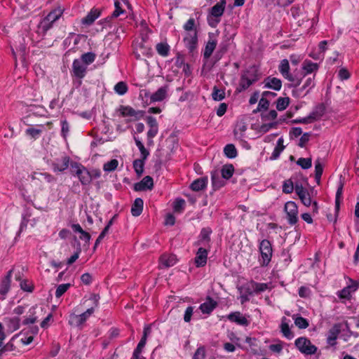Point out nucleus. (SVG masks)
I'll return each instance as SVG.
<instances>
[{
	"label": "nucleus",
	"instance_id": "1",
	"mask_svg": "<svg viewBox=\"0 0 359 359\" xmlns=\"http://www.w3.org/2000/svg\"><path fill=\"white\" fill-rule=\"evenodd\" d=\"M94 311V307H90L79 315L74 313H71L69 318V324L72 327L81 329L86 321L93 314Z\"/></svg>",
	"mask_w": 359,
	"mask_h": 359
},
{
	"label": "nucleus",
	"instance_id": "2",
	"mask_svg": "<svg viewBox=\"0 0 359 359\" xmlns=\"http://www.w3.org/2000/svg\"><path fill=\"white\" fill-rule=\"evenodd\" d=\"M259 251L262 257L261 264L267 266L271 262L273 253L271 243L266 239L262 240L259 244Z\"/></svg>",
	"mask_w": 359,
	"mask_h": 359
},
{
	"label": "nucleus",
	"instance_id": "3",
	"mask_svg": "<svg viewBox=\"0 0 359 359\" xmlns=\"http://www.w3.org/2000/svg\"><path fill=\"white\" fill-rule=\"evenodd\" d=\"M62 14V11L60 8L52 11L40 22L39 27L46 32L52 27V24L60 18Z\"/></svg>",
	"mask_w": 359,
	"mask_h": 359
},
{
	"label": "nucleus",
	"instance_id": "4",
	"mask_svg": "<svg viewBox=\"0 0 359 359\" xmlns=\"http://www.w3.org/2000/svg\"><path fill=\"white\" fill-rule=\"evenodd\" d=\"M278 69H279V72L281 74V75L285 79L292 82V84L295 87H297L298 86H299V84L301 83V80L299 79L298 78L293 76L290 73V65H289V62L287 59H284V60H281L280 65L278 67Z\"/></svg>",
	"mask_w": 359,
	"mask_h": 359
},
{
	"label": "nucleus",
	"instance_id": "5",
	"mask_svg": "<svg viewBox=\"0 0 359 359\" xmlns=\"http://www.w3.org/2000/svg\"><path fill=\"white\" fill-rule=\"evenodd\" d=\"M295 345L302 353L306 355L314 354L317 351V348L305 337H299L296 339Z\"/></svg>",
	"mask_w": 359,
	"mask_h": 359
},
{
	"label": "nucleus",
	"instance_id": "6",
	"mask_svg": "<svg viewBox=\"0 0 359 359\" xmlns=\"http://www.w3.org/2000/svg\"><path fill=\"white\" fill-rule=\"evenodd\" d=\"M285 212L287 214V218L290 224H295L298 220V208L293 201H288L285 204Z\"/></svg>",
	"mask_w": 359,
	"mask_h": 359
},
{
	"label": "nucleus",
	"instance_id": "7",
	"mask_svg": "<svg viewBox=\"0 0 359 359\" xmlns=\"http://www.w3.org/2000/svg\"><path fill=\"white\" fill-rule=\"evenodd\" d=\"M45 313L44 308L33 306L29 311V315L25 317L22 323L24 325L34 324Z\"/></svg>",
	"mask_w": 359,
	"mask_h": 359
},
{
	"label": "nucleus",
	"instance_id": "8",
	"mask_svg": "<svg viewBox=\"0 0 359 359\" xmlns=\"http://www.w3.org/2000/svg\"><path fill=\"white\" fill-rule=\"evenodd\" d=\"M314 76L309 77L305 81L302 87L292 90L293 95L296 97L305 96L309 93L310 90L314 86Z\"/></svg>",
	"mask_w": 359,
	"mask_h": 359
},
{
	"label": "nucleus",
	"instance_id": "9",
	"mask_svg": "<svg viewBox=\"0 0 359 359\" xmlns=\"http://www.w3.org/2000/svg\"><path fill=\"white\" fill-rule=\"evenodd\" d=\"M295 192L298 195L302 203L306 207L311 205L312 201L309 191L302 184H295Z\"/></svg>",
	"mask_w": 359,
	"mask_h": 359
},
{
	"label": "nucleus",
	"instance_id": "10",
	"mask_svg": "<svg viewBox=\"0 0 359 359\" xmlns=\"http://www.w3.org/2000/svg\"><path fill=\"white\" fill-rule=\"evenodd\" d=\"M76 175L78 176L82 184H88L91 181V175L90 172L83 166L76 164L75 166Z\"/></svg>",
	"mask_w": 359,
	"mask_h": 359
},
{
	"label": "nucleus",
	"instance_id": "11",
	"mask_svg": "<svg viewBox=\"0 0 359 359\" xmlns=\"http://www.w3.org/2000/svg\"><path fill=\"white\" fill-rule=\"evenodd\" d=\"M87 66L82 62L79 59L74 60L72 64V72L74 75L79 78L83 79L86 74Z\"/></svg>",
	"mask_w": 359,
	"mask_h": 359
},
{
	"label": "nucleus",
	"instance_id": "12",
	"mask_svg": "<svg viewBox=\"0 0 359 359\" xmlns=\"http://www.w3.org/2000/svg\"><path fill=\"white\" fill-rule=\"evenodd\" d=\"M13 269H11L0 284V299L4 300L10 290Z\"/></svg>",
	"mask_w": 359,
	"mask_h": 359
},
{
	"label": "nucleus",
	"instance_id": "13",
	"mask_svg": "<svg viewBox=\"0 0 359 359\" xmlns=\"http://www.w3.org/2000/svg\"><path fill=\"white\" fill-rule=\"evenodd\" d=\"M227 318L230 321L236 323L240 325L248 326L250 324V321L247 319V318L239 311L229 313L227 316Z\"/></svg>",
	"mask_w": 359,
	"mask_h": 359
},
{
	"label": "nucleus",
	"instance_id": "14",
	"mask_svg": "<svg viewBox=\"0 0 359 359\" xmlns=\"http://www.w3.org/2000/svg\"><path fill=\"white\" fill-rule=\"evenodd\" d=\"M185 46L190 51H192L197 44V32H187L184 38Z\"/></svg>",
	"mask_w": 359,
	"mask_h": 359
},
{
	"label": "nucleus",
	"instance_id": "15",
	"mask_svg": "<svg viewBox=\"0 0 359 359\" xmlns=\"http://www.w3.org/2000/svg\"><path fill=\"white\" fill-rule=\"evenodd\" d=\"M154 187L153 178L150 176H145L140 182L135 184L136 191L151 189Z\"/></svg>",
	"mask_w": 359,
	"mask_h": 359
},
{
	"label": "nucleus",
	"instance_id": "16",
	"mask_svg": "<svg viewBox=\"0 0 359 359\" xmlns=\"http://www.w3.org/2000/svg\"><path fill=\"white\" fill-rule=\"evenodd\" d=\"M168 91V86H164L163 87H161L154 93L150 96V101L151 102H161L163 101L166 97Z\"/></svg>",
	"mask_w": 359,
	"mask_h": 359
},
{
	"label": "nucleus",
	"instance_id": "17",
	"mask_svg": "<svg viewBox=\"0 0 359 359\" xmlns=\"http://www.w3.org/2000/svg\"><path fill=\"white\" fill-rule=\"evenodd\" d=\"M324 111V108L320 107L317 108L315 111H313L308 117L304 118L302 119L295 121L296 123H311L314 120L320 118Z\"/></svg>",
	"mask_w": 359,
	"mask_h": 359
},
{
	"label": "nucleus",
	"instance_id": "18",
	"mask_svg": "<svg viewBox=\"0 0 359 359\" xmlns=\"http://www.w3.org/2000/svg\"><path fill=\"white\" fill-rule=\"evenodd\" d=\"M69 158L68 156H62L60 158H57L53 163V168L54 171L62 172L66 170L69 166Z\"/></svg>",
	"mask_w": 359,
	"mask_h": 359
},
{
	"label": "nucleus",
	"instance_id": "19",
	"mask_svg": "<svg viewBox=\"0 0 359 359\" xmlns=\"http://www.w3.org/2000/svg\"><path fill=\"white\" fill-rule=\"evenodd\" d=\"M208 251L203 248H200L195 257V264L197 267L203 266L207 262Z\"/></svg>",
	"mask_w": 359,
	"mask_h": 359
},
{
	"label": "nucleus",
	"instance_id": "20",
	"mask_svg": "<svg viewBox=\"0 0 359 359\" xmlns=\"http://www.w3.org/2000/svg\"><path fill=\"white\" fill-rule=\"evenodd\" d=\"M208 177H201L194 180L190 185V188L194 191H199L205 189L208 184Z\"/></svg>",
	"mask_w": 359,
	"mask_h": 359
},
{
	"label": "nucleus",
	"instance_id": "21",
	"mask_svg": "<svg viewBox=\"0 0 359 359\" xmlns=\"http://www.w3.org/2000/svg\"><path fill=\"white\" fill-rule=\"evenodd\" d=\"M282 82L279 79L275 77H268L264 80V87L271 88L275 90H279L281 88Z\"/></svg>",
	"mask_w": 359,
	"mask_h": 359
},
{
	"label": "nucleus",
	"instance_id": "22",
	"mask_svg": "<svg viewBox=\"0 0 359 359\" xmlns=\"http://www.w3.org/2000/svg\"><path fill=\"white\" fill-rule=\"evenodd\" d=\"M217 302L213 299L208 298L206 302L201 304L199 306V309L203 313L210 314L214 309L217 306Z\"/></svg>",
	"mask_w": 359,
	"mask_h": 359
},
{
	"label": "nucleus",
	"instance_id": "23",
	"mask_svg": "<svg viewBox=\"0 0 359 359\" xmlns=\"http://www.w3.org/2000/svg\"><path fill=\"white\" fill-rule=\"evenodd\" d=\"M217 43V40L215 39H214L212 36H210L209 40L206 43L204 53H203L205 58L208 59L211 56L214 50L216 48Z\"/></svg>",
	"mask_w": 359,
	"mask_h": 359
},
{
	"label": "nucleus",
	"instance_id": "24",
	"mask_svg": "<svg viewBox=\"0 0 359 359\" xmlns=\"http://www.w3.org/2000/svg\"><path fill=\"white\" fill-rule=\"evenodd\" d=\"M225 5L226 0H221L211 8V15L217 18H220L224 13Z\"/></svg>",
	"mask_w": 359,
	"mask_h": 359
},
{
	"label": "nucleus",
	"instance_id": "25",
	"mask_svg": "<svg viewBox=\"0 0 359 359\" xmlns=\"http://www.w3.org/2000/svg\"><path fill=\"white\" fill-rule=\"evenodd\" d=\"M4 323H6L8 330L13 332L20 327V318L18 317L5 318Z\"/></svg>",
	"mask_w": 359,
	"mask_h": 359
},
{
	"label": "nucleus",
	"instance_id": "26",
	"mask_svg": "<svg viewBox=\"0 0 359 359\" xmlns=\"http://www.w3.org/2000/svg\"><path fill=\"white\" fill-rule=\"evenodd\" d=\"M211 180L215 190L221 188L225 184L224 180L221 178L218 171H213L211 172Z\"/></svg>",
	"mask_w": 359,
	"mask_h": 359
},
{
	"label": "nucleus",
	"instance_id": "27",
	"mask_svg": "<svg viewBox=\"0 0 359 359\" xmlns=\"http://www.w3.org/2000/svg\"><path fill=\"white\" fill-rule=\"evenodd\" d=\"M143 200L140 198H137L132 205L131 214L135 217L140 215L143 210Z\"/></svg>",
	"mask_w": 359,
	"mask_h": 359
},
{
	"label": "nucleus",
	"instance_id": "28",
	"mask_svg": "<svg viewBox=\"0 0 359 359\" xmlns=\"http://www.w3.org/2000/svg\"><path fill=\"white\" fill-rule=\"evenodd\" d=\"M243 74L253 83L259 79L258 69L255 66L250 67Z\"/></svg>",
	"mask_w": 359,
	"mask_h": 359
},
{
	"label": "nucleus",
	"instance_id": "29",
	"mask_svg": "<svg viewBox=\"0 0 359 359\" xmlns=\"http://www.w3.org/2000/svg\"><path fill=\"white\" fill-rule=\"evenodd\" d=\"M72 228L74 230V231L79 233L81 235L79 236V238L81 240L85 241L86 243H88L90 240V235L85 231L82 227L79 224H74L72 225Z\"/></svg>",
	"mask_w": 359,
	"mask_h": 359
},
{
	"label": "nucleus",
	"instance_id": "30",
	"mask_svg": "<svg viewBox=\"0 0 359 359\" xmlns=\"http://www.w3.org/2000/svg\"><path fill=\"white\" fill-rule=\"evenodd\" d=\"M121 116H136L138 114L133 108L130 106L121 105L117 110Z\"/></svg>",
	"mask_w": 359,
	"mask_h": 359
},
{
	"label": "nucleus",
	"instance_id": "31",
	"mask_svg": "<svg viewBox=\"0 0 359 359\" xmlns=\"http://www.w3.org/2000/svg\"><path fill=\"white\" fill-rule=\"evenodd\" d=\"M100 16V12L97 10H91V11L82 19L81 22L83 25H90Z\"/></svg>",
	"mask_w": 359,
	"mask_h": 359
},
{
	"label": "nucleus",
	"instance_id": "32",
	"mask_svg": "<svg viewBox=\"0 0 359 359\" xmlns=\"http://www.w3.org/2000/svg\"><path fill=\"white\" fill-rule=\"evenodd\" d=\"M212 98L215 101H222L225 98V90L224 88L215 86L212 88Z\"/></svg>",
	"mask_w": 359,
	"mask_h": 359
},
{
	"label": "nucleus",
	"instance_id": "33",
	"mask_svg": "<svg viewBox=\"0 0 359 359\" xmlns=\"http://www.w3.org/2000/svg\"><path fill=\"white\" fill-rule=\"evenodd\" d=\"M176 257L173 255H163L160 258L161 264L165 267H170L173 266L176 263Z\"/></svg>",
	"mask_w": 359,
	"mask_h": 359
},
{
	"label": "nucleus",
	"instance_id": "34",
	"mask_svg": "<svg viewBox=\"0 0 359 359\" xmlns=\"http://www.w3.org/2000/svg\"><path fill=\"white\" fill-rule=\"evenodd\" d=\"M224 153L229 158H234L238 155L236 148L233 144L226 145L224 148Z\"/></svg>",
	"mask_w": 359,
	"mask_h": 359
},
{
	"label": "nucleus",
	"instance_id": "35",
	"mask_svg": "<svg viewBox=\"0 0 359 359\" xmlns=\"http://www.w3.org/2000/svg\"><path fill=\"white\" fill-rule=\"evenodd\" d=\"M339 328L338 325H334L330 331L327 337V341L330 345L335 344V340L339 334Z\"/></svg>",
	"mask_w": 359,
	"mask_h": 359
},
{
	"label": "nucleus",
	"instance_id": "36",
	"mask_svg": "<svg viewBox=\"0 0 359 359\" xmlns=\"http://www.w3.org/2000/svg\"><path fill=\"white\" fill-rule=\"evenodd\" d=\"M156 49L160 55L166 57L169 54L170 46L167 43H159L156 45Z\"/></svg>",
	"mask_w": 359,
	"mask_h": 359
},
{
	"label": "nucleus",
	"instance_id": "37",
	"mask_svg": "<svg viewBox=\"0 0 359 359\" xmlns=\"http://www.w3.org/2000/svg\"><path fill=\"white\" fill-rule=\"evenodd\" d=\"M234 171L233 166L231 164L225 165L221 170V174L223 179L229 180L233 175Z\"/></svg>",
	"mask_w": 359,
	"mask_h": 359
},
{
	"label": "nucleus",
	"instance_id": "38",
	"mask_svg": "<svg viewBox=\"0 0 359 359\" xmlns=\"http://www.w3.org/2000/svg\"><path fill=\"white\" fill-rule=\"evenodd\" d=\"M323 172V165L318 159L315 162V178L318 184L320 183V178Z\"/></svg>",
	"mask_w": 359,
	"mask_h": 359
},
{
	"label": "nucleus",
	"instance_id": "39",
	"mask_svg": "<svg viewBox=\"0 0 359 359\" xmlns=\"http://www.w3.org/2000/svg\"><path fill=\"white\" fill-rule=\"evenodd\" d=\"M95 54L91 52L84 53L81 55V59H79L83 64L86 66L93 63L95 60Z\"/></svg>",
	"mask_w": 359,
	"mask_h": 359
},
{
	"label": "nucleus",
	"instance_id": "40",
	"mask_svg": "<svg viewBox=\"0 0 359 359\" xmlns=\"http://www.w3.org/2000/svg\"><path fill=\"white\" fill-rule=\"evenodd\" d=\"M302 69L306 74H311L318 69V65L310 60H305L302 65Z\"/></svg>",
	"mask_w": 359,
	"mask_h": 359
},
{
	"label": "nucleus",
	"instance_id": "41",
	"mask_svg": "<svg viewBox=\"0 0 359 359\" xmlns=\"http://www.w3.org/2000/svg\"><path fill=\"white\" fill-rule=\"evenodd\" d=\"M122 1L121 0H114L115 10L111 14V18H116L124 13V9L122 7Z\"/></svg>",
	"mask_w": 359,
	"mask_h": 359
},
{
	"label": "nucleus",
	"instance_id": "42",
	"mask_svg": "<svg viewBox=\"0 0 359 359\" xmlns=\"http://www.w3.org/2000/svg\"><path fill=\"white\" fill-rule=\"evenodd\" d=\"M144 161L142 158L141 159H136L133 161V168L137 175H141L144 171Z\"/></svg>",
	"mask_w": 359,
	"mask_h": 359
},
{
	"label": "nucleus",
	"instance_id": "43",
	"mask_svg": "<svg viewBox=\"0 0 359 359\" xmlns=\"http://www.w3.org/2000/svg\"><path fill=\"white\" fill-rule=\"evenodd\" d=\"M283 138H280L278 140L277 146L275 147L271 158L276 159L279 156L281 151L284 149L285 147L283 146Z\"/></svg>",
	"mask_w": 359,
	"mask_h": 359
},
{
	"label": "nucleus",
	"instance_id": "44",
	"mask_svg": "<svg viewBox=\"0 0 359 359\" xmlns=\"http://www.w3.org/2000/svg\"><path fill=\"white\" fill-rule=\"evenodd\" d=\"M252 83L253 82H252L250 79L248 80V79L245 76L242 74L239 82V88H238V90L239 92L244 90L248 88Z\"/></svg>",
	"mask_w": 359,
	"mask_h": 359
},
{
	"label": "nucleus",
	"instance_id": "45",
	"mask_svg": "<svg viewBox=\"0 0 359 359\" xmlns=\"http://www.w3.org/2000/svg\"><path fill=\"white\" fill-rule=\"evenodd\" d=\"M250 285L253 289V292L255 293L264 292L269 288L267 283H260L252 281L251 282Z\"/></svg>",
	"mask_w": 359,
	"mask_h": 359
},
{
	"label": "nucleus",
	"instance_id": "46",
	"mask_svg": "<svg viewBox=\"0 0 359 359\" xmlns=\"http://www.w3.org/2000/svg\"><path fill=\"white\" fill-rule=\"evenodd\" d=\"M289 97H279L276 102V109L278 111H283L287 108V107L289 105Z\"/></svg>",
	"mask_w": 359,
	"mask_h": 359
},
{
	"label": "nucleus",
	"instance_id": "47",
	"mask_svg": "<svg viewBox=\"0 0 359 359\" xmlns=\"http://www.w3.org/2000/svg\"><path fill=\"white\" fill-rule=\"evenodd\" d=\"M135 141L137 147L140 149L142 158H143V160H146L148 156L149 155V151L145 149L144 146L140 140L135 137Z\"/></svg>",
	"mask_w": 359,
	"mask_h": 359
},
{
	"label": "nucleus",
	"instance_id": "48",
	"mask_svg": "<svg viewBox=\"0 0 359 359\" xmlns=\"http://www.w3.org/2000/svg\"><path fill=\"white\" fill-rule=\"evenodd\" d=\"M280 328L284 337H285L287 339H292L293 337V334L290 331L289 325L287 323H285L284 320L281 323Z\"/></svg>",
	"mask_w": 359,
	"mask_h": 359
},
{
	"label": "nucleus",
	"instance_id": "49",
	"mask_svg": "<svg viewBox=\"0 0 359 359\" xmlns=\"http://www.w3.org/2000/svg\"><path fill=\"white\" fill-rule=\"evenodd\" d=\"M114 90L117 94L123 95L128 91V86L126 83L121 81L115 85Z\"/></svg>",
	"mask_w": 359,
	"mask_h": 359
},
{
	"label": "nucleus",
	"instance_id": "50",
	"mask_svg": "<svg viewBox=\"0 0 359 359\" xmlns=\"http://www.w3.org/2000/svg\"><path fill=\"white\" fill-rule=\"evenodd\" d=\"M118 162L116 159H112L104 164L103 169L106 172H111L116 169Z\"/></svg>",
	"mask_w": 359,
	"mask_h": 359
},
{
	"label": "nucleus",
	"instance_id": "51",
	"mask_svg": "<svg viewBox=\"0 0 359 359\" xmlns=\"http://www.w3.org/2000/svg\"><path fill=\"white\" fill-rule=\"evenodd\" d=\"M210 233H211V230L209 229H203L201 230V234H200L201 244L205 245L206 243L209 242Z\"/></svg>",
	"mask_w": 359,
	"mask_h": 359
},
{
	"label": "nucleus",
	"instance_id": "52",
	"mask_svg": "<svg viewBox=\"0 0 359 359\" xmlns=\"http://www.w3.org/2000/svg\"><path fill=\"white\" fill-rule=\"evenodd\" d=\"M297 163L303 169H308L311 167L312 161L311 158H299Z\"/></svg>",
	"mask_w": 359,
	"mask_h": 359
},
{
	"label": "nucleus",
	"instance_id": "53",
	"mask_svg": "<svg viewBox=\"0 0 359 359\" xmlns=\"http://www.w3.org/2000/svg\"><path fill=\"white\" fill-rule=\"evenodd\" d=\"M294 189H295V186H294L292 180H287L283 182V191L284 193L291 194L293 191Z\"/></svg>",
	"mask_w": 359,
	"mask_h": 359
},
{
	"label": "nucleus",
	"instance_id": "54",
	"mask_svg": "<svg viewBox=\"0 0 359 359\" xmlns=\"http://www.w3.org/2000/svg\"><path fill=\"white\" fill-rule=\"evenodd\" d=\"M294 324L300 329H305L309 326V323L304 318L298 316L294 318Z\"/></svg>",
	"mask_w": 359,
	"mask_h": 359
},
{
	"label": "nucleus",
	"instance_id": "55",
	"mask_svg": "<svg viewBox=\"0 0 359 359\" xmlns=\"http://www.w3.org/2000/svg\"><path fill=\"white\" fill-rule=\"evenodd\" d=\"M183 27L187 32H196L195 28V20L194 18L189 19L187 22L184 25Z\"/></svg>",
	"mask_w": 359,
	"mask_h": 359
},
{
	"label": "nucleus",
	"instance_id": "56",
	"mask_svg": "<svg viewBox=\"0 0 359 359\" xmlns=\"http://www.w3.org/2000/svg\"><path fill=\"white\" fill-rule=\"evenodd\" d=\"M69 283L61 284L58 285L55 291L56 297H60L70 287Z\"/></svg>",
	"mask_w": 359,
	"mask_h": 359
},
{
	"label": "nucleus",
	"instance_id": "57",
	"mask_svg": "<svg viewBox=\"0 0 359 359\" xmlns=\"http://www.w3.org/2000/svg\"><path fill=\"white\" fill-rule=\"evenodd\" d=\"M185 201L183 199H177L174 202L173 208L175 212H180L184 208Z\"/></svg>",
	"mask_w": 359,
	"mask_h": 359
},
{
	"label": "nucleus",
	"instance_id": "58",
	"mask_svg": "<svg viewBox=\"0 0 359 359\" xmlns=\"http://www.w3.org/2000/svg\"><path fill=\"white\" fill-rule=\"evenodd\" d=\"M158 132V128H150L147 132L148 143L152 144V139L157 135Z\"/></svg>",
	"mask_w": 359,
	"mask_h": 359
},
{
	"label": "nucleus",
	"instance_id": "59",
	"mask_svg": "<svg viewBox=\"0 0 359 359\" xmlns=\"http://www.w3.org/2000/svg\"><path fill=\"white\" fill-rule=\"evenodd\" d=\"M247 127L245 124H241L238 126L235 130H234V135L237 138H241L243 137V133L246 130Z\"/></svg>",
	"mask_w": 359,
	"mask_h": 359
},
{
	"label": "nucleus",
	"instance_id": "60",
	"mask_svg": "<svg viewBox=\"0 0 359 359\" xmlns=\"http://www.w3.org/2000/svg\"><path fill=\"white\" fill-rule=\"evenodd\" d=\"M193 313H194V307L193 306H188L187 308V309L185 310V312H184V320L186 323L190 322Z\"/></svg>",
	"mask_w": 359,
	"mask_h": 359
},
{
	"label": "nucleus",
	"instance_id": "61",
	"mask_svg": "<svg viewBox=\"0 0 359 359\" xmlns=\"http://www.w3.org/2000/svg\"><path fill=\"white\" fill-rule=\"evenodd\" d=\"M205 355V348L203 347H199L196 351L193 359H204Z\"/></svg>",
	"mask_w": 359,
	"mask_h": 359
},
{
	"label": "nucleus",
	"instance_id": "62",
	"mask_svg": "<svg viewBox=\"0 0 359 359\" xmlns=\"http://www.w3.org/2000/svg\"><path fill=\"white\" fill-rule=\"evenodd\" d=\"M39 180H45L48 183H51L55 181V178L48 173H39L38 174Z\"/></svg>",
	"mask_w": 359,
	"mask_h": 359
},
{
	"label": "nucleus",
	"instance_id": "63",
	"mask_svg": "<svg viewBox=\"0 0 359 359\" xmlns=\"http://www.w3.org/2000/svg\"><path fill=\"white\" fill-rule=\"evenodd\" d=\"M20 287L24 291L27 292H32L33 290V285L27 280L20 282Z\"/></svg>",
	"mask_w": 359,
	"mask_h": 359
},
{
	"label": "nucleus",
	"instance_id": "64",
	"mask_svg": "<svg viewBox=\"0 0 359 359\" xmlns=\"http://www.w3.org/2000/svg\"><path fill=\"white\" fill-rule=\"evenodd\" d=\"M269 106V102L265 97H262L259 102L258 110L267 109Z\"/></svg>",
	"mask_w": 359,
	"mask_h": 359
}]
</instances>
